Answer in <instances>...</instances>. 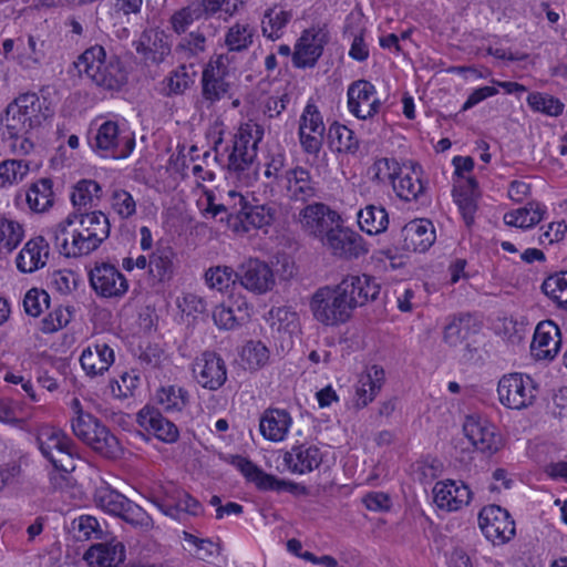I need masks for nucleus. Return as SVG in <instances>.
<instances>
[{"label":"nucleus","instance_id":"nucleus-1","mask_svg":"<svg viewBox=\"0 0 567 567\" xmlns=\"http://www.w3.org/2000/svg\"><path fill=\"white\" fill-rule=\"evenodd\" d=\"M381 287L368 275H349L338 285L319 288L310 300V309L317 321L324 326H339L351 318L354 309L374 301Z\"/></svg>","mask_w":567,"mask_h":567},{"label":"nucleus","instance_id":"nucleus-2","mask_svg":"<svg viewBox=\"0 0 567 567\" xmlns=\"http://www.w3.org/2000/svg\"><path fill=\"white\" fill-rule=\"evenodd\" d=\"M71 405L75 413L71 422L73 434L103 457L120 458L123 447L118 439L97 417L84 412L79 399H73Z\"/></svg>","mask_w":567,"mask_h":567},{"label":"nucleus","instance_id":"nucleus-3","mask_svg":"<svg viewBox=\"0 0 567 567\" xmlns=\"http://www.w3.org/2000/svg\"><path fill=\"white\" fill-rule=\"evenodd\" d=\"M75 65L97 86L109 91L120 90L127 81V73L120 58L115 54L107 55L105 49L99 44L86 49Z\"/></svg>","mask_w":567,"mask_h":567},{"label":"nucleus","instance_id":"nucleus-4","mask_svg":"<svg viewBox=\"0 0 567 567\" xmlns=\"http://www.w3.org/2000/svg\"><path fill=\"white\" fill-rule=\"evenodd\" d=\"M90 144L102 157L123 159L133 152L135 138L132 133L121 131L116 122L106 121L99 127Z\"/></svg>","mask_w":567,"mask_h":567},{"label":"nucleus","instance_id":"nucleus-5","mask_svg":"<svg viewBox=\"0 0 567 567\" xmlns=\"http://www.w3.org/2000/svg\"><path fill=\"white\" fill-rule=\"evenodd\" d=\"M261 136L252 137L251 133L240 130L234 136L233 150L228 156V171L245 183L257 174L255 159L257 157V144Z\"/></svg>","mask_w":567,"mask_h":567},{"label":"nucleus","instance_id":"nucleus-6","mask_svg":"<svg viewBox=\"0 0 567 567\" xmlns=\"http://www.w3.org/2000/svg\"><path fill=\"white\" fill-rule=\"evenodd\" d=\"M537 388L528 375L512 373L504 375L497 386L501 403L509 409L522 410L533 404Z\"/></svg>","mask_w":567,"mask_h":567},{"label":"nucleus","instance_id":"nucleus-7","mask_svg":"<svg viewBox=\"0 0 567 567\" xmlns=\"http://www.w3.org/2000/svg\"><path fill=\"white\" fill-rule=\"evenodd\" d=\"M298 223L301 229L309 236L320 239L322 244L334 229L342 223L341 216L323 203H312L299 212Z\"/></svg>","mask_w":567,"mask_h":567},{"label":"nucleus","instance_id":"nucleus-8","mask_svg":"<svg viewBox=\"0 0 567 567\" xmlns=\"http://www.w3.org/2000/svg\"><path fill=\"white\" fill-rule=\"evenodd\" d=\"M71 226L64 219L54 229L53 243L60 254L65 257H81L91 254L101 246L96 238L87 234L84 228L76 225L70 230L69 227Z\"/></svg>","mask_w":567,"mask_h":567},{"label":"nucleus","instance_id":"nucleus-9","mask_svg":"<svg viewBox=\"0 0 567 567\" xmlns=\"http://www.w3.org/2000/svg\"><path fill=\"white\" fill-rule=\"evenodd\" d=\"M478 525L484 536L493 544H505L515 535V522L509 513L498 505L484 507L478 514Z\"/></svg>","mask_w":567,"mask_h":567},{"label":"nucleus","instance_id":"nucleus-10","mask_svg":"<svg viewBox=\"0 0 567 567\" xmlns=\"http://www.w3.org/2000/svg\"><path fill=\"white\" fill-rule=\"evenodd\" d=\"M230 199L238 200V213L236 220L231 224L234 230L249 231L252 228L269 226L275 220L276 209L268 204H250L246 197L235 190L228 192Z\"/></svg>","mask_w":567,"mask_h":567},{"label":"nucleus","instance_id":"nucleus-11","mask_svg":"<svg viewBox=\"0 0 567 567\" xmlns=\"http://www.w3.org/2000/svg\"><path fill=\"white\" fill-rule=\"evenodd\" d=\"M95 293L102 298H122L128 290V281L120 270L107 262L95 264L89 272Z\"/></svg>","mask_w":567,"mask_h":567},{"label":"nucleus","instance_id":"nucleus-12","mask_svg":"<svg viewBox=\"0 0 567 567\" xmlns=\"http://www.w3.org/2000/svg\"><path fill=\"white\" fill-rule=\"evenodd\" d=\"M241 287L255 295H265L276 286L272 268L264 260L249 258L237 268Z\"/></svg>","mask_w":567,"mask_h":567},{"label":"nucleus","instance_id":"nucleus-13","mask_svg":"<svg viewBox=\"0 0 567 567\" xmlns=\"http://www.w3.org/2000/svg\"><path fill=\"white\" fill-rule=\"evenodd\" d=\"M333 256L342 259H358L368 254L369 247L363 237L339 223L323 243Z\"/></svg>","mask_w":567,"mask_h":567},{"label":"nucleus","instance_id":"nucleus-14","mask_svg":"<svg viewBox=\"0 0 567 567\" xmlns=\"http://www.w3.org/2000/svg\"><path fill=\"white\" fill-rule=\"evenodd\" d=\"M193 372L198 384L210 391H217L227 380L226 363L213 351H205L196 359Z\"/></svg>","mask_w":567,"mask_h":567},{"label":"nucleus","instance_id":"nucleus-15","mask_svg":"<svg viewBox=\"0 0 567 567\" xmlns=\"http://www.w3.org/2000/svg\"><path fill=\"white\" fill-rule=\"evenodd\" d=\"M377 93L374 85L367 80L352 82L348 87V109L359 120L372 118L379 113L381 102L372 99Z\"/></svg>","mask_w":567,"mask_h":567},{"label":"nucleus","instance_id":"nucleus-16","mask_svg":"<svg viewBox=\"0 0 567 567\" xmlns=\"http://www.w3.org/2000/svg\"><path fill=\"white\" fill-rule=\"evenodd\" d=\"M435 228L430 219L417 218L405 224L399 233V248L405 251H426L435 241Z\"/></svg>","mask_w":567,"mask_h":567},{"label":"nucleus","instance_id":"nucleus-17","mask_svg":"<svg viewBox=\"0 0 567 567\" xmlns=\"http://www.w3.org/2000/svg\"><path fill=\"white\" fill-rule=\"evenodd\" d=\"M328 42V33L323 29H307L296 43L292 62L296 68H311L321 56Z\"/></svg>","mask_w":567,"mask_h":567},{"label":"nucleus","instance_id":"nucleus-18","mask_svg":"<svg viewBox=\"0 0 567 567\" xmlns=\"http://www.w3.org/2000/svg\"><path fill=\"white\" fill-rule=\"evenodd\" d=\"M480 326L470 313H461L454 316L451 321L444 327L443 340L450 347H464V358L471 359L472 352L475 350L472 347V338L478 333Z\"/></svg>","mask_w":567,"mask_h":567},{"label":"nucleus","instance_id":"nucleus-19","mask_svg":"<svg viewBox=\"0 0 567 567\" xmlns=\"http://www.w3.org/2000/svg\"><path fill=\"white\" fill-rule=\"evenodd\" d=\"M463 431L471 444L482 453L492 455L501 447V436L487 420L467 416L463 424Z\"/></svg>","mask_w":567,"mask_h":567},{"label":"nucleus","instance_id":"nucleus-20","mask_svg":"<svg viewBox=\"0 0 567 567\" xmlns=\"http://www.w3.org/2000/svg\"><path fill=\"white\" fill-rule=\"evenodd\" d=\"M561 346L559 327L550 320L537 324L530 344L532 355L536 360H553Z\"/></svg>","mask_w":567,"mask_h":567},{"label":"nucleus","instance_id":"nucleus-21","mask_svg":"<svg viewBox=\"0 0 567 567\" xmlns=\"http://www.w3.org/2000/svg\"><path fill=\"white\" fill-rule=\"evenodd\" d=\"M433 495L439 508L454 512L468 505L472 492L462 481L445 480L435 483Z\"/></svg>","mask_w":567,"mask_h":567},{"label":"nucleus","instance_id":"nucleus-22","mask_svg":"<svg viewBox=\"0 0 567 567\" xmlns=\"http://www.w3.org/2000/svg\"><path fill=\"white\" fill-rule=\"evenodd\" d=\"M134 45L136 52L142 54L145 61L154 64L162 63L172 51L169 37L158 29L144 30Z\"/></svg>","mask_w":567,"mask_h":567},{"label":"nucleus","instance_id":"nucleus-23","mask_svg":"<svg viewBox=\"0 0 567 567\" xmlns=\"http://www.w3.org/2000/svg\"><path fill=\"white\" fill-rule=\"evenodd\" d=\"M137 422L141 427L164 443H174L179 437L178 427L153 406H144L137 413Z\"/></svg>","mask_w":567,"mask_h":567},{"label":"nucleus","instance_id":"nucleus-24","mask_svg":"<svg viewBox=\"0 0 567 567\" xmlns=\"http://www.w3.org/2000/svg\"><path fill=\"white\" fill-rule=\"evenodd\" d=\"M284 463L291 473L302 475L320 466L322 453L316 445L296 444L285 453Z\"/></svg>","mask_w":567,"mask_h":567},{"label":"nucleus","instance_id":"nucleus-25","mask_svg":"<svg viewBox=\"0 0 567 567\" xmlns=\"http://www.w3.org/2000/svg\"><path fill=\"white\" fill-rule=\"evenodd\" d=\"M50 256L49 243L43 236L29 239L16 258L17 268L23 274H32L43 268Z\"/></svg>","mask_w":567,"mask_h":567},{"label":"nucleus","instance_id":"nucleus-26","mask_svg":"<svg viewBox=\"0 0 567 567\" xmlns=\"http://www.w3.org/2000/svg\"><path fill=\"white\" fill-rule=\"evenodd\" d=\"M422 168L420 165H413L411 172L403 173L401 171L393 185L396 195L405 202H420L421 204L430 203L426 195L427 186L421 179Z\"/></svg>","mask_w":567,"mask_h":567},{"label":"nucleus","instance_id":"nucleus-27","mask_svg":"<svg viewBox=\"0 0 567 567\" xmlns=\"http://www.w3.org/2000/svg\"><path fill=\"white\" fill-rule=\"evenodd\" d=\"M115 355L106 343H96L86 347L80 357V363L86 375L95 378L103 375L114 363Z\"/></svg>","mask_w":567,"mask_h":567},{"label":"nucleus","instance_id":"nucleus-28","mask_svg":"<svg viewBox=\"0 0 567 567\" xmlns=\"http://www.w3.org/2000/svg\"><path fill=\"white\" fill-rule=\"evenodd\" d=\"M124 557V545L115 540L94 544L84 554V559L94 567H116Z\"/></svg>","mask_w":567,"mask_h":567},{"label":"nucleus","instance_id":"nucleus-29","mask_svg":"<svg viewBox=\"0 0 567 567\" xmlns=\"http://www.w3.org/2000/svg\"><path fill=\"white\" fill-rule=\"evenodd\" d=\"M65 223L68 225L78 223L87 234L95 237L101 245L109 238L111 231V224L107 216L100 210L70 214L65 218Z\"/></svg>","mask_w":567,"mask_h":567},{"label":"nucleus","instance_id":"nucleus-30","mask_svg":"<svg viewBox=\"0 0 567 567\" xmlns=\"http://www.w3.org/2000/svg\"><path fill=\"white\" fill-rule=\"evenodd\" d=\"M156 506L167 516L178 518L181 513L197 516L203 513L202 504L185 491L167 494L163 501H156Z\"/></svg>","mask_w":567,"mask_h":567},{"label":"nucleus","instance_id":"nucleus-31","mask_svg":"<svg viewBox=\"0 0 567 567\" xmlns=\"http://www.w3.org/2000/svg\"><path fill=\"white\" fill-rule=\"evenodd\" d=\"M287 195L291 200L307 202L317 196V188L308 169L296 167L286 172Z\"/></svg>","mask_w":567,"mask_h":567},{"label":"nucleus","instance_id":"nucleus-32","mask_svg":"<svg viewBox=\"0 0 567 567\" xmlns=\"http://www.w3.org/2000/svg\"><path fill=\"white\" fill-rule=\"evenodd\" d=\"M291 416L286 410L269 409L260 419V432L267 440L278 442L287 435Z\"/></svg>","mask_w":567,"mask_h":567},{"label":"nucleus","instance_id":"nucleus-33","mask_svg":"<svg viewBox=\"0 0 567 567\" xmlns=\"http://www.w3.org/2000/svg\"><path fill=\"white\" fill-rule=\"evenodd\" d=\"M546 213V208L537 202H529L524 207L508 212L504 215V223L508 226L530 228L538 224Z\"/></svg>","mask_w":567,"mask_h":567},{"label":"nucleus","instance_id":"nucleus-34","mask_svg":"<svg viewBox=\"0 0 567 567\" xmlns=\"http://www.w3.org/2000/svg\"><path fill=\"white\" fill-rule=\"evenodd\" d=\"M327 142L330 150L338 153L354 154L359 150V140L354 132L338 122L329 126Z\"/></svg>","mask_w":567,"mask_h":567},{"label":"nucleus","instance_id":"nucleus-35","mask_svg":"<svg viewBox=\"0 0 567 567\" xmlns=\"http://www.w3.org/2000/svg\"><path fill=\"white\" fill-rule=\"evenodd\" d=\"M174 251L171 247H158L150 256L148 272L155 282L169 280L174 272Z\"/></svg>","mask_w":567,"mask_h":567},{"label":"nucleus","instance_id":"nucleus-36","mask_svg":"<svg viewBox=\"0 0 567 567\" xmlns=\"http://www.w3.org/2000/svg\"><path fill=\"white\" fill-rule=\"evenodd\" d=\"M358 224L368 235H378L389 225V215L382 206L368 205L358 213Z\"/></svg>","mask_w":567,"mask_h":567},{"label":"nucleus","instance_id":"nucleus-37","mask_svg":"<svg viewBox=\"0 0 567 567\" xmlns=\"http://www.w3.org/2000/svg\"><path fill=\"white\" fill-rule=\"evenodd\" d=\"M291 19V11L279 9L277 4L268 8L261 20L262 34L272 41L278 40Z\"/></svg>","mask_w":567,"mask_h":567},{"label":"nucleus","instance_id":"nucleus-38","mask_svg":"<svg viewBox=\"0 0 567 567\" xmlns=\"http://www.w3.org/2000/svg\"><path fill=\"white\" fill-rule=\"evenodd\" d=\"M155 400L165 412H181L187 406L189 394L184 388L164 385L156 391Z\"/></svg>","mask_w":567,"mask_h":567},{"label":"nucleus","instance_id":"nucleus-39","mask_svg":"<svg viewBox=\"0 0 567 567\" xmlns=\"http://www.w3.org/2000/svg\"><path fill=\"white\" fill-rule=\"evenodd\" d=\"M34 128L25 117L18 113V109L7 106L4 115L0 120V130L4 138H23L30 130Z\"/></svg>","mask_w":567,"mask_h":567},{"label":"nucleus","instance_id":"nucleus-40","mask_svg":"<svg viewBox=\"0 0 567 567\" xmlns=\"http://www.w3.org/2000/svg\"><path fill=\"white\" fill-rule=\"evenodd\" d=\"M11 107L18 109L22 117L33 127L41 125L47 115L42 112V103L35 93H25L17 97L9 104Z\"/></svg>","mask_w":567,"mask_h":567},{"label":"nucleus","instance_id":"nucleus-41","mask_svg":"<svg viewBox=\"0 0 567 567\" xmlns=\"http://www.w3.org/2000/svg\"><path fill=\"white\" fill-rule=\"evenodd\" d=\"M52 181L41 178L33 183L27 192V203L34 212H44L53 204Z\"/></svg>","mask_w":567,"mask_h":567},{"label":"nucleus","instance_id":"nucleus-42","mask_svg":"<svg viewBox=\"0 0 567 567\" xmlns=\"http://www.w3.org/2000/svg\"><path fill=\"white\" fill-rule=\"evenodd\" d=\"M102 188L97 182L92 179H81L73 187V192L71 194V200L74 207L80 209L91 208L95 206V202L101 198Z\"/></svg>","mask_w":567,"mask_h":567},{"label":"nucleus","instance_id":"nucleus-43","mask_svg":"<svg viewBox=\"0 0 567 567\" xmlns=\"http://www.w3.org/2000/svg\"><path fill=\"white\" fill-rule=\"evenodd\" d=\"M204 280L208 288L225 292L238 281V275L230 266L218 265L205 271Z\"/></svg>","mask_w":567,"mask_h":567},{"label":"nucleus","instance_id":"nucleus-44","mask_svg":"<svg viewBox=\"0 0 567 567\" xmlns=\"http://www.w3.org/2000/svg\"><path fill=\"white\" fill-rule=\"evenodd\" d=\"M255 28L249 23H235L225 35V44L230 52H243L254 42Z\"/></svg>","mask_w":567,"mask_h":567},{"label":"nucleus","instance_id":"nucleus-45","mask_svg":"<svg viewBox=\"0 0 567 567\" xmlns=\"http://www.w3.org/2000/svg\"><path fill=\"white\" fill-rule=\"evenodd\" d=\"M127 499L128 498L123 494L111 488L109 485L97 487L94 493L95 505L102 511L117 517L120 516Z\"/></svg>","mask_w":567,"mask_h":567},{"label":"nucleus","instance_id":"nucleus-46","mask_svg":"<svg viewBox=\"0 0 567 567\" xmlns=\"http://www.w3.org/2000/svg\"><path fill=\"white\" fill-rule=\"evenodd\" d=\"M542 290L558 307L567 309V270L548 276L542 284Z\"/></svg>","mask_w":567,"mask_h":567},{"label":"nucleus","instance_id":"nucleus-47","mask_svg":"<svg viewBox=\"0 0 567 567\" xmlns=\"http://www.w3.org/2000/svg\"><path fill=\"white\" fill-rule=\"evenodd\" d=\"M230 84L227 78L217 76L212 70H204L202 73L203 97L212 103L223 99L229 91Z\"/></svg>","mask_w":567,"mask_h":567},{"label":"nucleus","instance_id":"nucleus-48","mask_svg":"<svg viewBox=\"0 0 567 567\" xmlns=\"http://www.w3.org/2000/svg\"><path fill=\"white\" fill-rule=\"evenodd\" d=\"M24 237L23 226L11 218L0 216V249L13 251Z\"/></svg>","mask_w":567,"mask_h":567},{"label":"nucleus","instance_id":"nucleus-49","mask_svg":"<svg viewBox=\"0 0 567 567\" xmlns=\"http://www.w3.org/2000/svg\"><path fill=\"white\" fill-rule=\"evenodd\" d=\"M68 435L54 427H43L37 435V445L41 454L47 458H52L53 452L63 445V442H68Z\"/></svg>","mask_w":567,"mask_h":567},{"label":"nucleus","instance_id":"nucleus-50","mask_svg":"<svg viewBox=\"0 0 567 567\" xmlns=\"http://www.w3.org/2000/svg\"><path fill=\"white\" fill-rule=\"evenodd\" d=\"M29 172V165L21 159H7L0 163V188L21 182Z\"/></svg>","mask_w":567,"mask_h":567},{"label":"nucleus","instance_id":"nucleus-51","mask_svg":"<svg viewBox=\"0 0 567 567\" xmlns=\"http://www.w3.org/2000/svg\"><path fill=\"white\" fill-rule=\"evenodd\" d=\"M193 83V80L188 75L185 65L178 66L176 70L172 71L162 82L163 84V93L166 96L183 94L189 85Z\"/></svg>","mask_w":567,"mask_h":567},{"label":"nucleus","instance_id":"nucleus-52","mask_svg":"<svg viewBox=\"0 0 567 567\" xmlns=\"http://www.w3.org/2000/svg\"><path fill=\"white\" fill-rule=\"evenodd\" d=\"M206 49V37L199 31L190 32L183 37L175 48L182 59L198 56Z\"/></svg>","mask_w":567,"mask_h":567},{"label":"nucleus","instance_id":"nucleus-53","mask_svg":"<svg viewBox=\"0 0 567 567\" xmlns=\"http://www.w3.org/2000/svg\"><path fill=\"white\" fill-rule=\"evenodd\" d=\"M118 517L133 527L141 528L143 530H148L153 526L152 517L146 513V511L131 499L125 502V506Z\"/></svg>","mask_w":567,"mask_h":567},{"label":"nucleus","instance_id":"nucleus-54","mask_svg":"<svg viewBox=\"0 0 567 567\" xmlns=\"http://www.w3.org/2000/svg\"><path fill=\"white\" fill-rule=\"evenodd\" d=\"M75 455L76 446L72 439L68 437V442H63V446L61 445V447L56 449L52 454V458H49L48 461L55 468H61L65 472H73L75 470L73 461Z\"/></svg>","mask_w":567,"mask_h":567},{"label":"nucleus","instance_id":"nucleus-55","mask_svg":"<svg viewBox=\"0 0 567 567\" xmlns=\"http://www.w3.org/2000/svg\"><path fill=\"white\" fill-rule=\"evenodd\" d=\"M527 102L533 110L550 116H558L564 111V104L558 99L542 93L529 94Z\"/></svg>","mask_w":567,"mask_h":567},{"label":"nucleus","instance_id":"nucleus-56","mask_svg":"<svg viewBox=\"0 0 567 567\" xmlns=\"http://www.w3.org/2000/svg\"><path fill=\"white\" fill-rule=\"evenodd\" d=\"M231 463L241 472L247 481L254 483L259 491H262L265 485L264 482H266L265 476H268V473L240 455L233 456Z\"/></svg>","mask_w":567,"mask_h":567},{"label":"nucleus","instance_id":"nucleus-57","mask_svg":"<svg viewBox=\"0 0 567 567\" xmlns=\"http://www.w3.org/2000/svg\"><path fill=\"white\" fill-rule=\"evenodd\" d=\"M203 17L199 6L196 2L176 11L171 18L173 30L181 34L196 20Z\"/></svg>","mask_w":567,"mask_h":567},{"label":"nucleus","instance_id":"nucleus-58","mask_svg":"<svg viewBox=\"0 0 567 567\" xmlns=\"http://www.w3.org/2000/svg\"><path fill=\"white\" fill-rule=\"evenodd\" d=\"M50 306V296L43 289H30L23 299L24 311L32 317H39Z\"/></svg>","mask_w":567,"mask_h":567},{"label":"nucleus","instance_id":"nucleus-59","mask_svg":"<svg viewBox=\"0 0 567 567\" xmlns=\"http://www.w3.org/2000/svg\"><path fill=\"white\" fill-rule=\"evenodd\" d=\"M45 41L40 38L29 35L28 44L23 48L21 53V63L25 68H31L35 64H40L45 58Z\"/></svg>","mask_w":567,"mask_h":567},{"label":"nucleus","instance_id":"nucleus-60","mask_svg":"<svg viewBox=\"0 0 567 567\" xmlns=\"http://www.w3.org/2000/svg\"><path fill=\"white\" fill-rule=\"evenodd\" d=\"M371 169L373 179L378 182L390 181L393 185L402 171L396 159L386 157L377 159Z\"/></svg>","mask_w":567,"mask_h":567},{"label":"nucleus","instance_id":"nucleus-61","mask_svg":"<svg viewBox=\"0 0 567 567\" xmlns=\"http://www.w3.org/2000/svg\"><path fill=\"white\" fill-rule=\"evenodd\" d=\"M243 358L250 369H258L267 363L269 350L261 341H249L244 347Z\"/></svg>","mask_w":567,"mask_h":567},{"label":"nucleus","instance_id":"nucleus-62","mask_svg":"<svg viewBox=\"0 0 567 567\" xmlns=\"http://www.w3.org/2000/svg\"><path fill=\"white\" fill-rule=\"evenodd\" d=\"M299 127L310 131L311 133L324 134L326 126L322 120V115L313 102L309 101L307 103L300 116Z\"/></svg>","mask_w":567,"mask_h":567},{"label":"nucleus","instance_id":"nucleus-63","mask_svg":"<svg viewBox=\"0 0 567 567\" xmlns=\"http://www.w3.org/2000/svg\"><path fill=\"white\" fill-rule=\"evenodd\" d=\"M266 482L262 488V492H277L282 493L287 492L292 495H307L308 489L306 486L300 485L298 483L286 481L278 478L277 476L269 474L268 476H265Z\"/></svg>","mask_w":567,"mask_h":567},{"label":"nucleus","instance_id":"nucleus-64","mask_svg":"<svg viewBox=\"0 0 567 567\" xmlns=\"http://www.w3.org/2000/svg\"><path fill=\"white\" fill-rule=\"evenodd\" d=\"M140 383V377L133 372H124L120 380L111 382V392L113 396L118 399H126L133 395L135 389Z\"/></svg>","mask_w":567,"mask_h":567}]
</instances>
